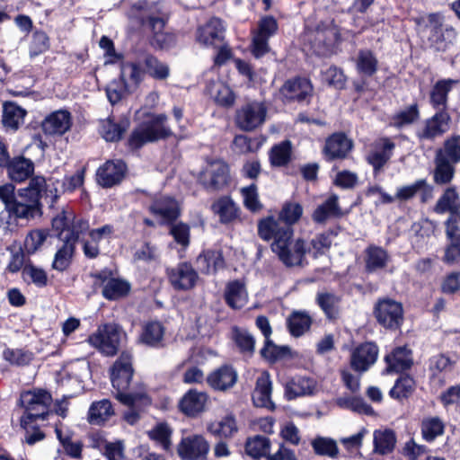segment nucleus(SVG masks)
<instances>
[{"label":"nucleus","mask_w":460,"mask_h":460,"mask_svg":"<svg viewBox=\"0 0 460 460\" xmlns=\"http://www.w3.org/2000/svg\"><path fill=\"white\" fill-rule=\"evenodd\" d=\"M224 32L223 22L218 18H212L198 29L197 40L205 46H212L223 40Z\"/></svg>","instance_id":"aec40b11"},{"label":"nucleus","mask_w":460,"mask_h":460,"mask_svg":"<svg viewBox=\"0 0 460 460\" xmlns=\"http://www.w3.org/2000/svg\"><path fill=\"white\" fill-rule=\"evenodd\" d=\"M201 273L214 274L223 267L224 260L220 252L208 250L200 253L196 260Z\"/></svg>","instance_id":"7c9ffc66"},{"label":"nucleus","mask_w":460,"mask_h":460,"mask_svg":"<svg viewBox=\"0 0 460 460\" xmlns=\"http://www.w3.org/2000/svg\"><path fill=\"white\" fill-rule=\"evenodd\" d=\"M130 285L124 279L110 278L102 280V296L109 300H116L128 294Z\"/></svg>","instance_id":"c9c22d12"},{"label":"nucleus","mask_w":460,"mask_h":460,"mask_svg":"<svg viewBox=\"0 0 460 460\" xmlns=\"http://www.w3.org/2000/svg\"><path fill=\"white\" fill-rule=\"evenodd\" d=\"M150 210L164 221L174 220L180 214L178 202L170 197L156 199L150 207Z\"/></svg>","instance_id":"a878e982"},{"label":"nucleus","mask_w":460,"mask_h":460,"mask_svg":"<svg viewBox=\"0 0 460 460\" xmlns=\"http://www.w3.org/2000/svg\"><path fill=\"white\" fill-rule=\"evenodd\" d=\"M303 207L297 202H286L279 215V220L284 222L291 228V226L298 222L303 215Z\"/></svg>","instance_id":"6e6d98bb"},{"label":"nucleus","mask_w":460,"mask_h":460,"mask_svg":"<svg viewBox=\"0 0 460 460\" xmlns=\"http://www.w3.org/2000/svg\"><path fill=\"white\" fill-rule=\"evenodd\" d=\"M123 335L122 329L115 323H107L100 326L95 332L88 338V342L106 356L117 353Z\"/></svg>","instance_id":"39448f33"},{"label":"nucleus","mask_w":460,"mask_h":460,"mask_svg":"<svg viewBox=\"0 0 460 460\" xmlns=\"http://www.w3.org/2000/svg\"><path fill=\"white\" fill-rule=\"evenodd\" d=\"M8 177L15 182H22L30 178L34 172V164L23 156H17L9 160L4 165Z\"/></svg>","instance_id":"b1692460"},{"label":"nucleus","mask_w":460,"mask_h":460,"mask_svg":"<svg viewBox=\"0 0 460 460\" xmlns=\"http://www.w3.org/2000/svg\"><path fill=\"white\" fill-rule=\"evenodd\" d=\"M165 272L168 282L176 291L191 290L199 280L197 270L187 261L179 262L175 266L169 267Z\"/></svg>","instance_id":"6e6552de"},{"label":"nucleus","mask_w":460,"mask_h":460,"mask_svg":"<svg viewBox=\"0 0 460 460\" xmlns=\"http://www.w3.org/2000/svg\"><path fill=\"white\" fill-rule=\"evenodd\" d=\"M417 31L422 36L429 35L432 31H436L442 26V17L438 13H430L415 19Z\"/></svg>","instance_id":"bf43d9fd"},{"label":"nucleus","mask_w":460,"mask_h":460,"mask_svg":"<svg viewBox=\"0 0 460 460\" xmlns=\"http://www.w3.org/2000/svg\"><path fill=\"white\" fill-rule=\"evenodd\" d=\"M445 424L438 417H428L421 422V434L423 438L431 442L444 433Z\"/></svg>","instance_id":"5fc2aeb1"},{"label":"nucleus","mask_w":460,"mask_h":460,"mask_svg":"<svg viewBox=\"0 0 460 460\" xmlns=\"http://www.w3.org/2000/svg\"><path fill=\"white\" fill-rule=\"evenodd\" d=\"M132 355L123 351L111 369V379L113 388L117 390L116 398L129 407H142L150 404V399L142 385L125 393L129 388L133 376Z\"/></svg>","instance_id":"f03ea898"},{"label":"nucleus","mask_w":460,"mask_h":460,"mask_svg":"<svg viewBox=\"0 0 460 460\" xmlns=\"http://www.w3.org/2000/svg\"><path fill=\"white\" fill-rule=\"evenodd\" d=\"M40 127L46 136H63L72 127V116L70 112L65 110L53 111L42 120Z\"/></svg>","instance_id":"ddd939ff"},{"label":"nucleus","mask_w":460,"mask_h":460,"mask_svg":"<svg viewBox=\"0 0 460 460\" xmlns=\"http://www.w3.org/2000/svg\"><path fill=\"white\" fill-rule=\"evenodd\" d=\"M166 121L165 114H152L148 120L134 129L129 138L130 146L138 148L146 143L171 136L172 131L165 126Z\"/></svg>","instance_id":"7ed1b4c3"},{"label":"nucleus","mask_w":460,"mask_h":460,"mask_svg":"<svg viewBox=\"0 0 460 460\" xmlns=\"http://www.w3.org/2000/svg\"><path fill=\"white\" fill-rule=\"evenodd\" d=\"M414 388V381L411 377L405 376L399 378L390 391L393 398L401 399L411 394Z\"/></svg>","instance_id":"680f3d73"},{"label":"nucleus","mask_w":460,"mask_h":460,"mask_svg":"<svg viewBox=\"0 0 460 460\" xmlns=\"http://www.w3.org/2000/svg\"><path fill=\"white\" fill-rule=\"evenodd\" d=\"M447 159L452 163L460 161V136L449 137L444 145V150H441Z\"/></svg>","instance_id":"0e129e2a"},{"label":"nucleus","mask_w":460,"mask_h":460,"mask_svg":"<svg viewBox=\"0 0 460 460\" xmlns=\"http://www.w3.org/2000/svg\"><path fill=\"white\" fill-rule=\"evenodd\" d=\"M435 164L434 181L440 185L450 182L455 173L453 163L447 159L442 151H438L436 155Z\"/></svg>","instance_id":"58836bf2"},{"label":"nucleus","mask_w":460,"mask_h":460,"mask_svg":"<svg viewBox=\"0 0 460 460\" xmlns=\"http://www.w3.org/2000/svg\"><path fill=\"white\" fill-rule=\"evenodd\" d=\"M208 430L215 436L230 438L237 432L238 428L235 418L229 414L218 421L209 423Z\"/></svg>","instance_id":"37998d69"},{"label":"nucleus","mask_w":460,"mask_h":460,"mask_svg":"<svg viewBox=\"0 0 460 460\" xmlns=\"http://www.w3.org/2000/svg\"><path fill=\"white\" fill-rule=\"evenodd\" d=\"M210 449L208 441L201 435H190L182 438L177 451L183 460H202L207 457Z\"/></svg>","instance_id":"9b49d317"},{"label":"nucleus","mask_w":460,"mask_h":460,"mask_svg":"<svg viewBox=\"0 0 460 460\" xmlns=\"http://www.w3.org/2000/svg\"><path fill=\"white\" fill-rule=\"evenodd\" d=\"M267 108L261 102H251L236 110L234 122L243 131H252L266 120Z\"/></svg>","instance_id":"0eeeda50"},{"label":"nucleus","mask_w":460,"mask_h":460,"mask_svg":"<svg viewBox=\"0 0 460 460\" xmlns=\"http://www.w3.org/2000/svg\"><path fill=\"white\" fill-rule=\"evenodd\" d=\"M210 95L220 106L231 107L235 102V94L232 89L222 82L213 83L210 86Z\"/></svg>","instance_id":"a18cd8bd"},{"label":"nucleus","mask_w":460,"mask_h":460,"mask_svg":"<svg viewBox=\"0 0 460 460\" xmlns=\"http://www.w3.org/2000/svg\"><path fill=\"white\" fill-rule=\"evenodd\" d=\"M24 278H29L37 287L42 288L48 284V276L45 270L32 264H27L22 268Z\"/></svg>","instance_id":"e2e57ef3"},{"label":"nucleus","mask_w":460,"mask_h":460,"mask_svg":"<svg viewBox=\"0 0 460 460\" xmlns=\"http://www.w3.org/2000/svg\"><path fill=\"white\" fill-rule=\"evenodd\" d=\"M229 180V167L221 159L207 160L199 172V181L208 190H217L225 187Z\"/></svg>","instance_id":"423d86ee"},{"label":"nucleus","mask_w":460,"mask_h":460,"mask_svg":"<svg viewBox=\"0 0 460 460\" xmlns=\"http://www.w3.org/2000/svg\"><path fill=\"white\" fill-rule=\"evenodd\" d=\"M213 211L217 214L222 223H229L238 216V208L227 197L219 199L212 205Z\"/></svg>","instance_id":"de8ad7c7"},{"label":"nucleus","mask_w":460,"mask_h":460,"mask_svg":"<svg viewBox=\"0 0 460 460\" xmlns=\"http://www.w3.org/2000/svg\"><path fill=\"white\" fill-rule=\"evenodd\" d=\"M394 144L388 138H380L372 145L367 162L378 172L391 158Z\"/></svg>","instance_id":"6ab92c4d"},{"label":"nucleus","mask_w":460,"mask_h":460,"mask_svg":"<svg viewBox=\"0 0 460 460\" xmlns=\"http://www.w3.org/2000/svg\"><path fill=\"white\" fill-rule=\"evenodd\" d=\"M386 373L402 372L412 365L411 351L406 347H398L391 354L385 356Z\"/></svg>","instance_id":"393cba45"},{"label":"nucleus","mask_w":460,"mask_h":460,"mask_svg":"<svg viewBox=\"0 0 460 460\" xmlns=\"http://www.w3.org/2000/svg\"><path fill=\"white\" fill-rule=\"evenodd\" d=\"M317 303L329 317L336 314L339 298L331 293H321L317 296Z\"/></svg>","instance_id":"69168bd1"},{"label":"nucleus","mask_w":460,"mask_h":460,"mask_svg":"<svg viewBox=\"0 0 460 460\" xmlns=\"http://www.w3.org/2000/svg\"><path fill=\"white\" fill-rule=\"evenodd\" d=\"M449 122L450 116L446 111H438L425 121L417 136L420 139H433L448 130Z\"/></svg>","instance_id":"f3484780"},{"label":"nucleus","mask_w":460,"mask_h":460,"mask_svg":"<svg viewBox=\"0 0 460 460\" xmlns=\"http://www.w3.org/2000/svg\"><path fill=\"white\" fill-rule=\"evenodd\" d=\"M128 126L129 121L128 119L115 122L112 119L108 118L102 121L100 133L106 141L116 142L121 139L122 136L128 128Z\"/></svg>","instance_id":"c756f323"},{"label":"nucleus","mask_w":460,"mask_h":460,"mask_svg":"<svg viewBox=\"0 0 460 460\" xmlns=\"http://www.w3.org/2000/svg\"><path fill=\"white\" fill-rule=\"evenodd\" d=\"M26 111L13 102L4 105L3 124L5 128L17 129L22 124Z\"/></svg>","instance_id":"49530a36"},{"label":"nucleus","mask_w":460,"mask_h":460,"mask_svg":"<svg viewBox=\"0 0 460 460\" xmlns=\"http://www.w3.org/2000/svg\"><path fill=\"white\" fill-rule=\"evenodd\" d=\"M114 414V410L109 400L103 399L91 404L87 420L93 425H102Z\"/></svg>","instance_id":"473e14b6"},{"label":"nucleus","mask_w":460,"mask_h":460,"mask_svg":"<svg viewBox=\"0 0 460 460\" xmlns=\"http://www.w3.org/2000/svg\"><path fill=\"white\" fill-rule=\"evenodd\" d=\"M271 381L267 372H262L256 380V385L252 392V402L256 407H264L270 410L275 408L271 401Z\"/></svg>","instance_id":"412c9836"},{"label":"nucleus","mask_w":460,"mask_h":460,"mask_svg":"<svg viewBox=\"0 0 460 460\" xmlns=\"http://www.w3.org/2000/svg\"><path fill=\"white\" fill-rule=\"evenodd\" d=\"M377 357V346L372 342H366L356 348L352 352L350 364L354 370L365 372L375 364Z\"/></svg>","instance_id":"2eb2a0df"},{"label":"nucleus","mask_w":460,"mask_h":460,"mask_svg":"<svg viewBox=\"0 0 460 460\" xmlns=\"http://www.w3.org/2000/svg\"><path fill=\"white\" fill-rule=\"evenodd\" d=\"M278 31V22L272 16H264L258 22V28L253 32L252 52L256 58H261L270 51L269 39Z\"/></svg>","instance_id":"9d476101"},{"label":"nucleus","mask_w":460,"mask_h":460,"mask_svg":"<svg viewBox=\"0 0 460 460\" xmlns=\"http://www.w3.org/2000/svg\"><path fill=\"white\" fill-rule=\"evenodd\" d=\"M358 73L364 76H372L378 67V60L376 55L369 49H361L355 58Z\"/></svg>","instance_id":"ea45409f"},{"label":"nucleus","mask_w":460,"mask_h":460,"mask_svg":"<svg viewBox=\"0 0 460 460\" xmlns=\"http://www.w3.org/2000/svg\"><path fill=\"white\" fill-rule=\"evenodd\" d=\"M431 192V187L426 180L420 179L409 185L397 188L395 199L399 201H407L412 199L417 193L427 194Z\"/></svg>","instance_id":"c03bdc74"},{"label":"nucleus","mask_w":460,"mask_h":460,"mask_svg":"<svg viewBox=\"0 0 460 460\" xmlns=\"http://www.w3.org/2000/svg\"><path fill=\"white\" fill-rule=\"evenodd\" d=\"M164 334V328L159 322H150L144 326L140 341L149 346H158Z\"/></svg>","instance_id":"8fccbe9b"},{"label":"nucleus","mask_w":460,"mask_h":460,"mask_svg":"<svg viewBox=\"0 0 460 460\" xmlns=\"http://www.w3.org/2000/svg\"><path fill=\"white\" fill-rule=\"evenodd\" d=\"M144 71L136 63H125L121 66L120 78L127 92L134 91L144 78Z\"/></svg>","instance_id":"72a5a7b5"},{"label":"nucleus","mask_w":460,"mask_h":460,"mask_svg":"<svg viewBox=\"0 0 460 460\" xmlns=\"http://www.w3.org/2000/svg\"><path fill=\"white\" fill-rule=\"evenodd\" d=\"M373 443L375 453L386 455L394 450L396 437L394 432L391 429H376L373 433Z\"/></svg>","instance_id":"e433bc0d"},{"label":"nucleus","mask_w":460,"mask_h":460,"mask_svg":"<svg viewBox=\"0 0 460 460\" xmlns=\"http://www.w3.org/2000/svg\"><path fill=\"white\" fill-rule=\"evenodd\" d=\"M258 234L265 241L273 239L272 252L287 267L300 266L305 260L306 248L303 239H293V229L280 226L272 217L260 221Z\"/></svg>","instance_id":"f257e3e1"},{"label":"nucleus","mask_w":460,"mask_h":460,"mask_svg":"<svg viewBox=\"0 0 460 460\" xmlns=\"http://www.w3.org/2000/svg\"><path fill=\"white\" fill-rule=\"evenodd\" d=\"M352 148V142L342 133H335L326 139L323 153L330 160L344 158Z\"/></svg>","instance_id":"4be33fe9"},{"label":"nucleus","mask_w":460,"mask_h":460,"mask_svg":"<svg viewBox=\"0 0 460 460\" xmlns=\"http://www.w3.org/2000/svg\"><path fill=\"white\" fill-rule=\"evenodd\" d=\"M315 389L314 380L305 376H296L286 385V396L288 400H292L299 396L310 395L314 393Z\"/></svg>","instance_id":"c85d7f7f"},{"label":"nucleus","mask_w":460,"mask_h":460,"mask_svg":"<svg viewBox=\"0 0 460 460\" xmlns=\"http://www.w3.org/2000/svg\"><path fill=\"white\" fill-rule=\"evenodd\" d=\"M281 94L289 100L303 101L312 93V85L307 79L289 80L282 86Z\"/></svg>","instance_id":"cd10ccee"},{"label":"nucleus","mask_w":460,"mask_h":460,"mask_svg":"<svg viewBox=\"0 0 460 460\" xmlns=\"http://www.w3.org/2000/svg\"><path fill=\"white\" fill-rule=\"evenodd\" d=\"M170 234L172 235L174 241L186 248L190 244V227L183 223H177L171 226Z\"/></svg>","instance_id":"338daca9"},{"label":"nucleus","mask_w":460,"mask_h":460,"mask_svg":"<svg viewBox=\"0 0 460 460\" xmlns=\"http://www.w3.org/2000/svg\"><path fill=\"white\" fill-rule=\"evenodd\" d=\"M75 247V244L73 240L64 239V243L55 253L54 260L51 264L52 269L58 271H64L66 270L71 263Z\"/></svg>","instance_id":"79ce46f5"},{"label":"nucleus","mask_w":460,"mask_h":460,"mask_svg":"<svg viewBox=\"0 0 460 460\" xmlns=\"http://www.w3.org/2000/svg\"><path fill=\"white\" fill-rule=\"evenodd\" d=\"M225 299L226 304L234 309L244 306L248 300V294L243 284L239 281L228 283L225 290Z\"/></svg>","instance_id":"2f4dec72"},{"label":"nucleus","mask_w":460,"mask_h":460,"mask_svg":"<svg viewBox=\"0 0 460 460\" xmlns=\"http://www.w3.org/2000/svg\"><path fill=\"white\" fill-rule=\"evenodd\" d=\"M460 209V197L455 187L446 189L438 199L434 210L438 214L449 212L458 213Z\"/></svg>","instance_id":"f704fd0d"},{"label":"nucleus","mask_w":460,"mask_h":460,"mask_svg":"<svg viewBox=\"0 0 460 460\" xmlns=\"http://www.w3.org/2000/svg\"><path fill=\"white\" fill-rule=\"evenodd\" d=\"M375 316L385 328L395 330L401 326L403 320L402 305L393 299L380 300L376 305Z\"/></svg>","instance_id":"1a4fd4ad"},{"label":"nucleus","mask_w":460,"mask_h":460,"mask_svg":"<svg viewBox=\"0 0 460 460\" xmlns=\"http://www.w3.org/2000/svg\"><path fill=\"white\" fill-rule=\"evenodd\" d=\"M456 84L457 81L452 79L439 80L435 84L429 93L430 103L434 109L438 111H445L447 94Z\"/></svg>","instance_id":"bb28decb"},{"label":"nucleus","mask_w":460,"mask_h":460,"mask_svg":"<svg viewBox=\"0 0 460 460\" xmlns=\"http://www.w3.org/2000/svg\"><path fill=\"white\" fill-rule=\"evenodd\" d=\"M149 437L159 444L162 448L168 450L171 447L172 441V429L164 423L157 424L153 429L149 431Z\"/></svg>","instance_id":"052dcab7"},{"label":"nucleus","mask_w":460,"mask_h":460,"mask_svg":"<svg viewBox=\"0 0 460 460\" xmlns=\"http://www.w3.org/2000/svg\"><path fill=\"white\" fill-rule=\"evenodd\" d=\"M270 447V440L262 436H255L249 438L245 444V451L247 455L252 458H261L265 456L267 458L268 451Z\"/></svg>","instance_id":"864d4df0"},{"label":"nucleus","mask_w":460,"mask_h":460,"mask_svg":"<svg viewBox=\"0 0 460 460\" xmlns=\"http://www.w3.org/2000/svg\"><path fill=\"white\" fill-rule=\"evenodd\" d=\"M46 180L43 177L36 176L31 179L26 188L20 190V196L22 198L25 206H30L28 220L41 214L40 199L43 196Z\"/></svg>","instance_id":"f8f14e48"},{"label":"nucleus","mask_w":460,"mask_h":460,"mask_svg":"<svg viewBox=\"0 0 460 460\" xmlns=\"http://www.w3.org/2000/svg\"><path fill=\"white\" fill-rule=\"evenodd\" d=\"M145 66L147 74L155 80H166L171 75L169 65L159 60L155 57H146L145 59Z\"/></svg>","instance_id":"3c124183"},{"label":"nucleus","mask_w":460,"mask_h":460,"mask_svg":"<svg viewBox=\"0 0 460 460\" xmlns=\"http://www.w3.org/2000/svg\"><path fill=\"white\" fill-rule=\"evenodd\" d=\"M49 236L47 229H33L25 236L23 246L28 254H33L38 252Z\"/></svg>","instance_id":"603ef678"},{"label":"nucleus","mask_w":460,"mask_h":460,"mask_svg":"<svg viewBox=\"0 0 460 460\" xmlns=\"http://www.w3.org/2000/svg\"><path fill=\"white\" fill-rule=\"evenodd\" d=\"M389 256L385 250L378 246H369L366 250V267L374 271L386 266Z\"/></svg>","instance_id":"09e8293b"},{"label":"nucleus","mask_w":460,"mask_h":460,"mask_svg":"<svg viewBox=\"0 0 460 460\" xmlns=\"http://www.w3.org/2000/svg\"><path fill=\"white\" fill-rule=\"evenodd\" d=\"M291 155V143L283 141L271 148L270 154V163L274 166H283L288 163Z\"/></svg>","instance_id":"13d9d810"},{"label":"nucleus","mask_w":460,"mask_h":460,"mask_svg":"<svg viewBox=\"0 0 460 460\" xmlns=\"http://www.w3.org/2000/svg\"><path fill=\"white\" fill-rule=\"evenodd\" d=\"M14 186L12 183L0 185V199L4 204L6 211L16 218L27 219L30 206H25L22 198L18 195L14 197Z\"/></svg>","instance_id":"4468645a"},{"label":"nucleus","mask_w":460,"mask_h":460,"mask_svg":"<svg viewBox=\"0 0 460 460\" xmlns=\"http://www.w3.org/2000/svg\"><path fill=\"white\" fill-rule=\"evenodd\" d=\"M208 402L206 393L190 389L181 399L179 407L187 416L195 417L205 411Z\"/></svg>","instance_id":"a211bd4d"},{"label":"nucleus","mask_w":460,"mask_h":460,"mask_svg":"<svg viewBox=\"0 0 460 460\" xmlns=\"http://www.w3.org/2000/svg\"><path fill=\"white\" fill-rule=\"evenodd\" d=\"M338 196H330L325 202L318 206L314 211L312 217L314 222L323 223L332 217L341 215V208L338 204Z\"/></svg>","instance_id":"a19ab883"},{"label":"nucleus","mask_w":460,"mask_h":460,"mask_svg":"<svg viewBox=\"0 0 460 460\" xmlns=\"http://www.w3.org/2000/svg\"><path fill=\"white\" fill-rule=\"evenodd\" d=\"M125 172L126 165L122 161H107L97 171V181L102 187H112L122 181Z\"/></svg>","instance_id":"dca6fc26"},{"label":"nucleus","mask_w":460,"mask_h":460,"mask_svg":"<svg viewBox=\"0 0 460 460\" xmlns=\"http://www.w3.org/2000/svg\"><path fill=\"white\" fill-rule=\"evenodd\" d=\"M312 324L310 315L302 311H294L287 319V325L290 334L300 337L309 331Z\"/></svg>","instance_id":"4c0bfd02"},{"label":"nucleus","mask_w":460,"mask_h":460,"mask_svg":"<svg viewBox=\"0 0 460 460\" xmlns=\"http://www.w3.org/2000/svg\"><path fill=\"white\" fill-rule=\"evenodd\" d=\"M20 402L25 409L22 423L26 425L28 420L43 419L49 413L52 397L45 390L34 389L23 392L21 394Z\"/></svg>","instance_id":"20e7f679"},{"label":"nucleus","mask_w":460,"mask_h":460,"mask_svg":"<svg viewBox=\"0 0 460 460\" xmlns=\"http://www.w3.org/2000/svg\"><path fill=\"white\" fill-rule=\"evenodd\" d=\"M446 234L449 240H460V212L449 216L446 222Z\"/></svg>","instance_id":"774afa93"},{"label":"nucleus","mask_w":460,"mask_h":460,"mask_svg":"<svg viewBox=\"0 0 460 460\" xmlns=\"http://www.w3.org/2000/svg\"><path fill=\"white\" fill-rule=\"evenodd\" d=\"M311 445L316 455L336 457L338 455V447L336 441L330 438L317 437L312 440Z\"/></svg>","instance_id":"4d7b16f0"},{"label":"nucleus","mask_w":460,"mask_h":460,"mask_svg":"<svg viewBox=\"0 0 460 460\" xmlns=\"http://www.w3.org/2000/svg\"><path fill=\"white\" fill-rule=\"evenodd\" d=\"M236 381L237 373L229 366H223L216 369L207 377V382L209 386L218 391H226L231 388L234 385Z\"/></svg>","instance_id":"5701e85b"}]
</instances>
